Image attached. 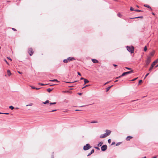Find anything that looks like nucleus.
Returning <instances> with one entry per match:
<instances>
[{"mask_svg": "<svg viewBox=\"0 0 158 158\" xmlns=\"http://www.w3.org/2000/svg\"><path fill=\"white\" fill-rule=\"evenodd\" d=\"M155 53V51H153L150 53V55L151 56H152L154 55Z\"/></svg>", "mask_w": 158, "mask_h": 158, "instance_id": "f3484780", "label": "nucleus"}, {"mask_svg": "<svg viewBox=\"0 0 158 158\" xmlns=\"http://www.w3.org/2000/svg\"><path fill=\"white\" fill-rule=\"evenodd\" d=\"M32 105H33V104H32V103H30V104H29V105H26V106H32Z\"/></svg>", "mask_w": 158, "mask_h": 158, "instance_id": "bb28decb", "label": "nucleus"}, {"mask_svg": "<svg viewBox=\"0 0 158 158\" xmlns=\"http://www.w3.org/2000/svg\"><path fill=\"white\" fill-rule=\"evenodd\" d=\"M91 148L89 144H87L85 145L83 147V149L85 150H86L89 149Z\"/></svg>", "mask_w": 158, "mask_h": 158, "instance_id": "39448f33", "label": "nucleus"}, {"mask_svg": "<svg viewBox=\"0 0 158 158\" xmlns=\"http://www.w3.org/2000/svg\"><path fill=\"white\" fill-rule=\"evenodd\" d=\"M94 152V150L93 149L91 150V152L87 156H89L91 154L93 153Z\"/></svg>", "mask_w": 158, "mask_h": 158, "instance_id": "9b49d317", "label": "nucleus"}, {"mask_svg": "<svg viewBox=\"0 0 158 158\" xmlns=\"http://www.w3.org/2000/svg\"><path fill=\"white\" fill-rule=\"evenodd\" d=\"M142 82V80H140L139 81V83H141Z\"/></svg>", "mask_w": 158, "mask_h": 158, "instance_id": "e433bc0d", "label": "nucleus"}, {"mask_svg": "<svg viewBox=\"0 0 158 158\" xmlns=\"http://www.w3.org/2000/svg\"><path fill=\"white\" fill-rule=\"evenodd\" d=\"M56 110H52L51 111V112L55 111H56Z\"/></svg>", "mask_w": 158, "mask_h": 158, "instance_id": "3c124183", "label": "nucleus"}, {"mask_svg": "<svg viewBox=\"0 0 158 158\" xmlns=\"http://www.w3.org/2000/svg\"><path fill=\"white\" fill-rule=\"evenodd\" d=\"M136 6L137 7H139V6H138V5H137Z\"/></svg>", "mask_w": 158, "mask_h": 158, "instance_id": "e2e57ef3", "label": "nucleus"}, {"mask_svg": "<svg viewBox=\"0 0 158 158\" xmlns=\"http://www.w3.org/2000/svg\"><path fill=\"white\" fill-rule=\"evenodd\" d=\"M31 88L33 89H35V88L33 86H31Z\"/></svg>", "mask_w": 158, "mask_h": 158, "instance_id": "a19ab883", "label": "nucleus"}, {"mask_svg": "<svg viewBox=\"0 0 158 158\" xmlns=\"http://www.w3.org/2000/svg\"><path fill=\"white\" fill-rule=\"evenodd\" d=\"M113 86V85H111V86H109V87H110V89Z\"/></svg>", "mask_w": 158, "mask_h": 158, "instance_id": "4d7b16f0", "label": "nucleus"}, {"mask_svg": "<svg viewBox=\"0 0 158 158\" xmlns=\"http://www.w3.org/2000/svg\"><path fill=\"white\" fill-rule=\"evenodd\" d=\"M3 114H9L8 113H3Z\"/></svg>", "mask_w": 158, "mask_h": 158, "instance_id": "09e8293b", "label": "nucleus"}, {"mask_svg": "<svg viewBox=\"0 0 158 158\" xmlns=\"http://www.w3.org/2000/svg\"><path fill=\"white\" fill-rule=\"evenodd\" d=\"M69 92L68 91H63V92Z\"/></svg>", "mask_w": 158, "mask_h": 158, "instance_id": "de8ad7c7", "label": "nucleus"}, {"mask_svg": "<svg viewBox=\"0 0 158 158\" xmlns=\"http://www.w3.org/2000/svg\"><path fill=\"white\" fill-rule=\"evenodd\" d=\"M133 71L132 70H131V71H130L127 72H124L121 75V76H123L127 74H128L131 73H133Z\"/></svg>", "mask_w": 158, "mask_h": 158, "instance_id": "0eeeda50", "label": "nucleus"}, {"mask_svg": "<svg viewBox=\"0 0 158 158\" xmlns=\"http://www.w3.org/2000/svg\"><path fill=\"white\" fill-rule=\"evenodd\" d=\"M47 90L48 92H50L52 90V89H51L50 88H49L47 89Z\"/></svg>", "mask_w": 158, "mask_h": 158, "instance_id": "5701e85b", "label": "nucleus"}, {"mask_svg": "<svg viewBox=\"0 0 158 158\" xmlns=\"http://www.w3.org/2000/svg\"><path fill=\"white\" fill-rule=\"evenodd\" d=\"M56 102H51L50 103V105H53V104H56Z\"/></svg>", "mask_w": 158, "mask_h": 158, "instance_id": "393cba45", "label": "nucleus"}, {"mask_svg": "<svg viewBox=\"0 0 158 158\" xmlns=\"http://www.w3.org/2000/svg\"><path fill=\"white\" fill-rule=\"evenodd\" d=\"M152 14L153 15H155V14H154V13H152Z\"/></svg>", "mask_w": 158, "mask_h": 158, "instance_id": "13d9d810", "label": "nucleus"}, {"mask_svg": "<svg viewBox=\"0 0 158 158\" xmlns=\"http://www.w3.org/2000/svg\"><path fill=\"white\" fill-rule=\"evenodd\" d=\"M75 59L74 57H69L67 59H64L63 60V62L64 63H67L69 61L75 60Z\"/></svg>", "mask_w": 158, "mask_h": 158, "instance_id": "f03ea898", "label": "nucleus"}, {"mask_svg": "<svg viewBox=\"0 0 158 158\" xmlns=\"http://www.w3.org/2000/svg\"><path fill=\"white\" fill-rule=\"evenodd\" d=\"M122 76H121H121H119V77H116V79H118V78H120L121 77H122Z\"/></svg>", "mask_w": 158, "mask_h": 158, "instance_id": "72a5a7b5", "label": "nucleus"}, {"mask_svg": "<svg viewBox=\"0 0 158 158\" xmlns=\"http://www.w3.org/2000/svg\"><path fill=\"white\" fill-rule=\"evenodd\" d=\"M107 148V146L106 145H103L101 147V149L102 151H105Z\"/></svg>", "mask_w": 158, "mask_h": 158, "instance_id": "6e6552de", "label": "nucleus"}, {"mask_svg": "<svg viewBox=\"0 0 158 158\" xmlns=\"http://www.w3.org/2000/svg\"><path fill=\"white\" fill-rule=\"evenodd\" d=\"M144 6L145 7H147L148 8H150V9H151V7H150V6L148 5H147V4H144Z\"/></svg>", "mask_w": 158, "mask_h": 158, "instance_id": "4468645a", "label": "nucleus"}, {"mask_svg": "<svg viewBox=\"0 0 158 158\" xmlns=\"http://www.w3.org/2000/svg\"><path fill=\"white\" fill-rule=\"evenodd\" d=\"M118 81V80H116L114 81V82H117Z\"/></svg>", "mask_w": 158, "mask_h": 158, "instance_id": "bf43d9fd", "label": "nucleus"}, {"mask_svg": "<svg viewBox=\"0 0 158 158\" xmlns=\"http://www.w3.org/2000/svg\"><path fill=\"white\" fill-rule=\"evenodd\" d=\"M18 72L19 73V74H21L22 73H21L19 71H18Z\"/></svg>", "mask_w": 158, "mask_h": 158, "instance_id": "6e6d98bb", "label": "nucleus"}, {"mask_svg": "<svg viewBox=\"0 0 158 158\" xmlns=\"http://www.w3.org/2000/svg\"><path fill=\"white\" fill-rule=\"evenodd\" d=\"M118 16L120 17L122 16V15L120 13H118Z\"/></svg>", "mask_w": 158, "mask_h": 158, "instance_id": "a878e982", "label": "nucleus"}, {"mask_svg": "<svg viewBox=\"0 0 158 158\" xmlns=\"http://www.w3.org/2000/svg\"><path fill=\"white\" fill-rule=\"evenodd\" d=\"M147 47L146 46H145L144 48V51H147Z\"/></svg>", "mask_w": 158, "mask_h": 158, "instance_id": "b1692460", "label": "nucleus"}, {"mask_svg": "<svg viewBox=\"0 0 158 158\" xmlns=\"http://www.w3.org/2000/svg\"><path fill=\"white\" fill-rule=\"evenodd\" d=\"M50 81H56L57 82H59V81H58L56 79H54V80H50Z\"/></svg>", "mask_w": 158, "mask_h": 158, "instance_id": "a211bd4d", "label": "nucleus"}, {"mask_svg": "<svg viewBox=\"0 0 158 158\" xmlns=\"http://www.w3.org/2000/svg\"><path fill=\"white\" fill-rule=\"evenodd\" d=\"M9 108L10 109H11V110H13L14 108V107L12 106H10L9 107Z\"/></svg>", "mask_w": 158, "mask_h": 158, "instance_id": "412c9836", "label": "nucleus"}, {"mask_svg": "<svg viewBox=\"0 0 158 158\" xmlns=\"http://www.w3.org/2000/svg\"><path fill=\"white\" fill-rule=\"evenodd\" d=\"M39 85H45V84H44L43 83H39Z\"/></svg>", "mask_w": 158, "mask_h": 158, "instance_id": "c9c22d12", "label": "nucleus"}, {"mask_svg": "<svg viewBox=\"0 0 158 158\" xmlns=\"http://www.w3.org/2000/svg\"><path fill=\"white\" fill-rule=\"evenodd\" d=\"M114 66H117V65H116V64H114L113 65Z\"/></svg>", "mask_w": 158, "mask_h": 158, "instance_id": "864d4df0", "label": "nucleus"}, {"mask_svg": "<svg viewBox=\"0 0 158 158\" xmlns=\"http://www.w3.org/2000/svg\"><path fill=\"white\" fill-rule=\"evenodd\" d=\"M89 86V85H85V86H84V87H83L82 89H84V88H85L87 86Z\"/></svg>", "mask_w": 158, "mask_h": 158, "instance_id": "4c0bfd02", "label": "nucleus"}, {"mask_svg": "<svg viewBox=\"0 0 158 158\" xmlns=\"http://www.w3.org/2000/svg\"><path fill=\"white\" fill-rule=\"evenodd\" d=\"M127 50L131 53H132L134 52V49L133 46H128L127 47Z\"/></svg>", "mask_w": 158, "mask_h": 158, "instance_id": "7ed1b4c3", "label": "nucleus"}, {"mask_svg": "<svg viewBox=\"0 0 158 158\" xmlns=\"http://www.w3.org/2000/svg\"><path fill=\"white\" fill-rule=\"evenodd\" d=\"M132 138V137L131 136H128L126 138V140L127 141L129 140L130 139Z\"/></svg>", "mask_w": 158, "mask_h": 158, "instance_id": "f8f14e48", "label": "nucleus"}, {"mask_svg": "<svg viewBox=\"0 0 158 158\" xmlns=\"http://www.w3.org/2000/svg\"><path fill=\"white\" fill-rule=\"evenodd\" d=\"M77 82V81H74V82Z\"/></svg>", "mask_w": 158, "mask_h": 158, "instance_id": "774afa93", "label": "nucleus"}, {"mask_svg": "<svg viewBox=\"0 0 158 158\" xmlns=\"http://www.w3.org/2000/svg\"><path fill=\"white\" fill-rule=\"evenodd\" d=\"M109 82H110V81H108V82H106V83H105V85L107 84Z\"/></svg>", "mask_w": 158, "mask_h": 158, "instance_id": "8fccbe9b", "label": "nucleus"}, {"mask_svg": "<svg viewBox=\"0 0 158 158\" xmlns=\"http://www.w3.org/2000/svg\"><path fill=\"white\" fill-rule=\"evenodd\" d=\"M12 29H13L14 31H15L16 30V29H15L14 28H12Z\"/></svg>", "mask_w": 158, "mask_h": 158, "instance_id": "603ef678", "label": "nucleus"}, {"mask_svg": "<svg viewBox=\"0 0 158 158\" xmlns=\"http://www.w3.org/2000/svg\"><path fill=\"white\" fill-rule=\"evenodd\" d=\"M106 133L105 134H101L100 136V138H105L108 136L111 133V131L110 130H106Z\"/></svg>", "mask_w": 158, "mask_h": 158, "instance_id": "f257e3e1", "label": "nucleus"}, {"mask_svg": "<svg viewBox=\"0 0 158 158\" xmlns=\"http://www.w3.org/2000/svg\"><path fill=\"white\" fill-rule=\"evenodd\" d=\"M130 10L131 11H133L134 10L133 8L132 7L130 8Z\"/></svg>", "mask_w": 158, "mask_h": 158, "instance_id": "f704fd0d", "label": "nucleus"}, {"mask_svg": "<svg viewBox=\"0 0 158 158\" xmlns=\"http://www.w3.org/2000/svg\"><path fill=\"white\" fill-rule=\"evenodd\" d=\"M66 82L67 83H70L69 82Z\"/></svg>", "mask_w": 158, "mask_h": 158, "instance_id": "69168bd1", "label": "nucleus"}, {"mask_svg": "<svg viewBox=\"0 0 158 158\" xmlns=\"http://www.w3.org/2000/svg\"><path fill=\"white\" fill-rule=\"evenodd\" d=\"M151 60V58L150 56H148L147 60L146 61V67L147 66L149 63H150Z\"/></svg>", "mask_w": 158, "mask_h": 158, "instance_id": "423d86ee", "label": "nucleus"}, {"mask_svg": "<svg viewBox=\"0 0 158 158\" xmlns=\"http://www.w3.org/2000/svg\"><path fill=\"white\" fill-rule=\"evenodd\" d=\"M49 101L48 100H47L45 102H43V103L44 104H46L47 103H48L49 102Z\"/></svg>", "mask_w": 158, "mask_h": 158, "instance_id": "4be33fe9", "label": "nucleus"}, {"mask_svg": "<svg viewBox=\"0 0 158 158\" xmlns=\"http://www.w3.org/2000/svg\"><path fill=\"white\" fill-rule=\"evenodd\" d=\"M81 80H84L85 79V78H84L83 77H81V79H80Z\"/></svg>", "mask_w": 158, "mask_h": 158, "instance_id": "49530a36", "label": "nucleus"}, {"mask_svg": "<svg viewBox=\"0 0 158 158\" xmlns=\"http://www.w3.org/2000/svg\"><path fill=\"white\" fill-rule=\"evenodd\" d=\"M92 61L93 63H97L98 62V61L95 59H92Z\"/></svg>", "mask_w": 158, "mask_h": 158, "instance_id": "9d476101", "label": "nucleus"}, {"mask_svg": "<svg viewBox=\"0 0 158 158\" xmlns=\"http://www.w3.org/2000/svg\"><path fill=\"white\" fill-rule=\"evenodd\" d=\"M4 60L5 61V62L7 64H8V65H9V64L8 63V62L7 61L6 59H4Z\"/></svg>", "mask_w": 158, "mask_h": 158, "instance_id": "473e14b6", "label": "nucleus"}, {"mask_svg": "<svg viewBox=\"0 0 158 158\" xmlns=\"http://www.w3.org/2000/svg\"><path fill=\"white\" fill-rule=\"evenodd\" d=\"M149 73H148L147 74H146V75H145V76L144 78V79H145L146 78V77L149 75Z\"/></svg>", "mask_w": 158, "mask_h": 158, "instance_id": "c85d7f7f", "label": "nucleus"}, {"mask_svg": "<svg viewBox=\"0 0 158 158\" xmlns=\"http://www.w3.org/2000/svg\"><path fill=\"white\" fill-rule=\"evenodd\" d=\"M3 114V113H0V114Z\"/></svg>", "mask_w": 158, "mask_h": 158, "instance_id": "0e129e2a", "label": "nucleus"}, {"mask_svg": "<svg viewBox=\"0 0 158 158\" xmlns=\"http://www.w3.org/2000/svg\"><path fill=\"white\" fill-rule=\"evenodd\" d=\"M143 18V17L141 16L138 17H136L134 18H131V19H135V18Z\"/></svg>", "mask_w": 158, "mask_h": 158, "instance_id": "aec40b11", "label": "nucleus"}, {"mask_svg": "<svg viewBox=\"0 0 158 158\" xmlns=\"http://www.w3.org/2000/svg\"><path fill=\"white\" fill-rule=\"evenodd\" d=\"M28 52L30 55L31 56L33 53V51L31 48H30L29 49Z\"/></svg>", "mask_w": 158, "mask_h": 158, "instance_id": "1a4fd4ad", "label": "nucleus"}, {"mask_svg": "<svg viewBox=\"0 0 158 158\" xmlns=\"http://www.w3.org/2000/svg\"><path fill=\"white\" fill-rule=\"evenodd\" d=\"M125 68L129 70H131V69L130 68H128V67H125Z\"/></svg>", "mask_w": 158, "mask_h": 158, "instance_id": "cd10ccee", "label": "nucleus"}, {"mask_svg": "<svg viewBox=\"0 0 158 158\" xmlns=\"http://www.w3.org/2000/svg\"><path fill=\"white\" fill-rule=\"evenodd\" d=\"M103 142L102 141L100 142L98 144V146H101L103 144Z\"/></svg>", "mask_w": 158, "mask_h": 158, "instance_id": "dca6fc26", "label": "nucleus"}, {"mask_svg": "<svg viewBox=\"0 0 158 158\" xmlns=\"http://www.w3.org/2000/svg\"><path fill=\"white\" fill-rule=\"evenodd\" d=\"M78 94L79 95H81L82 94L81 93H78Z\"/></svg>", "mask_w": 158, "mask_h": 158, "instance_id": "a18cd8bd", "label": "nucleus"}, {"mask_svg": "<svg viewBox=\"0 0 158 158\" xmlns=\"http://www.w3.org/2000/svg\"><path fill=\"white\" fill-rule=\"evenodd\" d=\"M95 148L98 149V150H99L100 149L99 148H98V147H94Z\"/></svg>", "mask_w": 158, "mask_h": 158, "instance_id": "58836bf2", "label": "nucleus"}, {"mask_svg": "<svg viewBox=\"0 0 158 158\" xmlns=\"http://www.w3.org/2000/svg\"><path fill=\"white\" fill-rule=\"evenodd\" d=\"M158 62V58L155 61H154L151 64V66L149 69V71H151V70L153 69V68L155 64Z\"/></svg>", "mask_w": 158, "mask_h": 158, "instance_id": "20e7f679", "label": "nucleus"}, {"mask_svg": "<svg viewBox=\"0 0 158 158\" xmlns=\"http://www.w3.org/2000/svg\"><path fill=\"white\" fill-rule=\"evenodd\" d=\"M135 11H137V12H140V11H141V10H135Z\"/></svg>", "mask_w": 158, "mask_h": 158, "instance_id": "2f4dec72", "label": "nucleus"}, {"mask_svg": "<svg viewBox=\"0 0 158 158\" xmlns=\"http://www.w3.org/2000/svg\"><path fill=\"white\" fill-rule=\"evenodd\" d=\"M110 89V87H109L106 88V92H107Z\"/></svg>", "mask_w": 158, "mask_h": 158, "instance_id": "6ab92c4d", "label": "nucleus"}, {"mask_svg": "<svg viewBox=\"0 0 158 158\" xmlns=\"http://www.w3.org/2000/svg\"><path fill=\"white\" fill-rule=\"evenodd\" d=\"M40 89V88H35V89H37L38 90V89Z\"/></svg>", "mask_w": 158, "mask_h": 158, "instance_id": "5fc2aeb1", "label": "nucleus"}, {"mask_svg": "<svg viewBox=\"0 0 158 158\" xmlns=\"http://www.w3.org/2000/svg\"><path fill=\"white\" fill-rule=\"evenodd\" d=\"M16 109H19V108H18V107H16Z\"/></svg>", "mask_w": 158, "mask_h": 158, "instance_id": "338daca9", "label": "nucleus"}, {"mask_svg": "<svg viewBox=\"0 0 158 158\" xmlns=\"http://www.w3.org/2000/svg\"><path fill=\"white\" fill-rule=\"evenodd\" d=\"M137 78H135V79H133L132 80V81H135V80H136Z\"/></svg>", "mask_w": 158, "mask_h": 158, "instance_id": "c03bdc74", "label": "nucleus"}, {"mask_svg": "<svg viewBox=\"0 0 158 158\" xmlns=\"http://www.w3.org/2000/svg\"><path fill=\"white\" fill-rule=\"evenodd\" d=\"M77 74H78L79 75V76H81V73H79V72H78V73H77Z\"/></svg>", "mask_w": 158, "mask_h": 158, "instance_id": "37998d69", "label": "nucleus"}, {"mask_svg": "<svg viewBox=\"0 0 158 158\" xmlns=\"http://www.w3.org/2000/svg\"><path fill=\"white\" fill-rule=\"evenodd\" d=\"M108 143H110L111 142V139H108Z\"/></svg>", "mask_w": 158, "mask_h": 158, "instance_id": "7c9ffc66", "label": "nucleus"}, {"mask_svg": "<svg viewBox=\"0 0 158 158\" xmlns=\"http://www.w3.org/2000/svg\"><path fill=\"white\" fill-rule=\"evenodd\" d=\"M79 110H76V111H79Z\"/></svg>", "mask_w": 158, "mask_h": 158, "instance_id": "052dcab7", "label": "nucleus"}, {"mask_svg": "<svg viewBox=\"0 0 158 158\" xmlns=\"http://www.w3.org/2000/svg\"><path fill=\"white\" fill-rule=\"evenodd\" d=\"M7 73H8V75L10 76V75H11V73L10 71L9 70H7Z\"/></svg>", "mask_w": 158, "mask_h": 158, "instance_id": "ddd939ff", "label": "nucleus"}, {"mask_svg": "<svg viewBox=\"0 0 158 158\" xmlns=\"http://www.w3.org/2000/svg\"><path fill=\"white\" fill-rule=\"evenodd\" d=\"M7 58H8V59L10 60L11 61L12 60L11 59L10 57H7Z\"/></svg>", "mask_w": 158, "mask_h": 158, "instance_id": "ea45409f", "label": "nucleus"}, {"mask_svg": "<svg viewBox=\"0 0 158 158\" xmlns=\"http://www.w3.org/2000/svg\"><path fill=\"white\" fill-rule=\"evenodd\" d=\"M158 66V64L156 66V67H157Z\"/></svg>", "mask_w": 158, "mask_h": 158, "instance_id": "680f3d73", "label": "nucleus"}, {"mask_svg": "<svg viewBox=\"0 0 158 158\" xmlns=\"http://www.w3.org/2000/svg\"><path fill=\"white\" fill-rule=\"evenodd\" d=\"M97 123L98 122L97 121H92L91 122V123Z\"/></svg>", "mask_w": 158, "mask_h": 158, "instance_id": "c756f323", "label": "nucleus"}, {"mask_svg": "<svg viewBox=\"0 0 158 158\" xmlns=\"http://www.w3.org/2000/svg\"><path fill=\"white\" fill-rule=\"evenodd\" d=\"M84 80L85 84L89 82V81L88 80H87V79H85Z\"/></svg>", "mask_w": 158, "mask_h": 158, "instance_id": "2eb2a0df", "label": "nucleus"}, {"mask_svg": "<svg viewBox=\"0 0 158 158\" xmlns=\"http://www.w3.org/2000/svg\"><path fill=\"white\" fill-rule=\"evenodd\" d=\"M115 144V142H113L112 143V144H111V145H114V144Z\"/></svg>", "mask_w": 158, "mask_h": 158, "instance_id": "79ce46f5", "label": "nucleus"}]
</instances>
